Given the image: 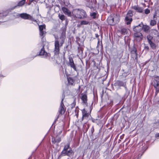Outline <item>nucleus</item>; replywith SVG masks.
<instances>
[{
  "mask_svg": "<svg viewBox=\"0 0 159 159\" xmlns=\"http://www.w3.org/2000/svg\"><path fill=\"white\" fill-rule=\"evenodd\" d=\"M54 52L55 55H58L60 53V48L62 47L66 39V32L63 31L59 36L54 35Z\"/></svg>",
  "mask_w": 159,
  "mask_h": 159,
  "instance_id": "obj_1",
  "label": "nucleus"
},
{
  "mask_svg": "<svg viewBox=\"0 0 159 159\" xmlns=\"http://www.w3.org/2000/svg\"><path fill=\"white\" fill-rule=\"evenodd\" d=\"M72 13L73 16L79 19H84L87 17L86 12L82 9H74L72 11Z\"/></svg>",
  "mask_w": 159,
  "mask_h": 159,
  "instance_id": "obj_2",
  "label": "nucleus"
},
{
  "mask_svg": "<svg viewBox=\"0 0 159 159\" xmlns=\"http://www.w3.org/2000/svg\"><path fill=\"white\" fill-rule=\"evenodd\" d=\"M154 80L153 81V85L156 89V95L159 92V76L155 75L153 76Z\"/></svg>",
  "mask_w": 159,
  "mask_h": 159,
  "instance_id": "obj_3",
  "label": "nucleus"
},
{
  "mask_svg": "<svg viewBox=\"0 0 159 159\" xmlns=\"http://www.w3.org/2000/svg\"><path fill=\"white\" fill-rule=\"evenodd\" d=\"M19 16L21 18L25 20H29L32 21L37 22V20H35L32 16L26 13H22L20 14L19 15Z\"/></svg>",
  "mask_w": 159,
  "mask_h": 159,
  "instance_id": "obj_4",
  "label": "nucleus"
},
{
  "mask_svg": "<svg viewBox=\"0 0 159 159\" xmlns=\"http://www.w3.org/2000/svg\"><path fill=\"white\" fill-rule=\"evenodd\" d=\"M133 15L132 11H128L125 18V21L127 25L130 24L132 22V19L131 17Z\"/></svg>",
  "mask_w": 159,
  "mask_h": 159,
  "instance_id": "obj_5",
  "label": "nucleus"
},
{
  "mask_svg": "<svg viewBox=\"0 0 159 159\" xmlns=\"http://www.w3.org/2000/svg\"><path fill=\"white\" fill-rule=\"evenodd\" d=\"M64 98H62L61 99V101L60 104V106L58 112L61 115L63 114L66 110V108L63 104L62 101L63 100Z\"/></svg>",
  "mask_w": 159,
  "mask_h": 159,
  "instance_id": "obj_6",
  "label": "nucleus"
},
{
  "mask_svg": "<svg viewBox=\"0 0 159 159\" xmlns=\"http://www.w3.org/2000/svg\"><path fill=\"white\" fill-rule=\"evenodd\" d=\"M82 120H84L85 119L87 120H88V118L89 116V114L87 113V111L85 110L84 109H83L82 110Z\"/></svg>",
  "mask_w": 159,
  "mask_h": 159,
  "instance_id": "obj_7",
  "label": "nucleus"
},
{
  "mask_svg": "<svg viewBox=\"0 0 159 159\" xmlns=\"http://www.w3.org/2000/svg\"><path fill=\"white\" fill-rule=\"evenodd\" d=\"M140 27H142V29L146 33L148 32L150 29V27L148 26L143 25V22L140 24Z\"/></svg>",
  "mask_w": 159,
  "mask_h": 159,
  "instance_id": "obj_8",
  "label": "nucleus"
},
{
  "mask_svg": "<svg viewBox=\"0 0 159 159\" xmlns=\"http://www.w3.org/2000/svg\"><path fill=\"white\" fill-rule=\"evenodd\" d=\"M73 152L71 148H70L69 150L66 151L64 153H62V152H61V155L62 156H67L70 157Z\"/></svg>",
  "mask_w": 159,
  "mask_h": 159,
  "instance_id": "obj_9",
  "label": "nucleus"
},
{
  "mask_svg": "<svg viewBox=\"0 0 159 159\" xmlns=\"http://www.w3.org/2000/svg\"><path fill=\"white\" fill-rule=\"evenodd\" d=\"M39 55L43 56L44 57H49V53H47L44 50V46H43V48H41L40 52Z\"/></svg>",
  "mask_w": 159,
  "mask_h": 159,
  "instance_id": "obj_10",
  "label": "nucleus"
},
{
  "mask_svg": "<svg viewBox=\"0 0 159 159\" xmlns=\"http://www.w3.org/2000/svg\"><path fill=\"white\" fill-rule=\"evenodd\" d=\"M69 65L71 67L73 68L75 70L77 71L76 68L74 64L73 59L71 58H69Z\"/></svg>",
  "mask_w": 159,
  "mask_h": 159,
  "instance_id": "obj_11",
  "label": "nucleus"
},
{
  "mask_svg": "<svg viewBox=\"0 0 159 159\" xmlns=\"http://www.w3.org/2000/svg\"><path fill=\"white\" fill-rule=\"evenodd\" d=\"M62 10L65 14L67 15L68 16H71V12L67 8L65 7H63L62 8Z\"/></svg>",
  "mask_w": 159,
  "mask_h": 159,
  "instance_id": "obj_12",
  "label": "nucleus"
},
{
  "mask_svg": "<svg viewBox=\"0 0 159 159\" xmlns=\"http://www.w3.org/2000/svg\"><path fill=\"white\" fill-rule=\"evenodd\" d=\"M114 18L111 16L108 17L107 19V22L110 25H113L114 24Z\"/></svg>",
  "mask_w": 159,
  "mask_h": 159,
  "instance_id": "obj_13",
  "label": "nucleus"
},
{
  "mask_svg": "<svg viewBox=\"0 0 159 159\" xmlns=\"http://www.w3.org/2000/svg\"><path fill=\"white\" fill-rule=\"evenodd\" d=\"M82 96L81 99L82 100L83 102L84 103L86 104L87 102V94H82Z\"/></svg>",
  "mask_w": 159,
  "mask_h": 159,
  "instance_id": "obj_14",
  "label": "nucleus"
},
{
  "mask_svg": "<svg viewBox=\"0 0 159 159\" xmlns=\"http://www.w3.org/2000/svg\"><path fill=\"white\" fill-rule=\"evenodd\" d=\"M26 2V0H22L18 2L17 5L15 6L13 8V9L17 7H22L25 4Z\"/></svg>",
  "mask_w": 159,
  "mask_h": 159,
  "instance_id": "obj_15",
  "label": "nucleus"
},
{
  "mask_svg": "<svg viewBox=\"0 0 159 159\" xmlns=\"http://www.w3.org/2000/svg\"><path fill=\"white\" fill-rule=\"evenodd\" d=\"M150 45L151 48L153 50L155 49L157 47V45L154 42V41L151 42L149 43H148Z\"/></svg>",
  "mask_w": 159,
  "mask_h": 159,
  "instance_id": "obj_16",
  "label": "nucleus"
},
{
  "mask_svg": "<svg viewBox=\"0 0 159 159\" xmlns=\"http://www.w3.org/2000/svg\"><path fill=\"white\" fill-rule=\"evenodd\" d=\"M67 80L69 85H73L74 82L73 79L70 77H67Z\"/></svg>",
  "mask_w": 159,
  "mask_h": 159,
  "instance_id": "obj_17",
  "label": "nucleus"
},
{
  "mask_svg": "<svg viewBox=\"0 0 159 159\" xmlns=\"http://www.w3.org/2000/svg\"><path fill=\"white\" fill-rule=\"evenodd\" d=\"M147 39L148 40V43H149L152 41H154L155 40L153 39V37L152 36H151L150 35H148L147 37Z\"/></svg>",
  "mask_w": 159,
  "mask_h": 159,
  "instance_id": "obj_18",
  "label": "nucleus"
},
{
  "mask_svg": "<svg viewBox=\"0 0 159 159\" xmlns=\"http://www.w3.org/2000/svg\"><path fill=\"white\" fill-rule=\"evenodd\" d=\"M45 31H40V35L41 38L42 39V40H43V41H44V40L43 39V38L44 37V36H45Z\"/></svg>",
  "mask_w": 159,
  "mask_h": 159,
  "instance_id": "obj_19",
  "label": "nucleus"
},
{
  "mask_svg": "<svg viewBox=\"0 0 159 159\" xmlns=\"http://www.w3.org/2000/svg\"><path fill=\"white\" fill-rule=\"evenodd\" d=\"M132 8L135 11L139 12V7L138 5L133 6Z\"/></svg>",
  "mask_w": 159,
  "mask_h": 159,
  "instance_id": "obj_20",
  "label": "nucleus"
},
{
  "mask_svg": "<svg viewBox=\"0 0 159 159\" xmlns=\"http://www.w3.org/2000/svg\"><path fill=\"white\" fill-rule=\"evenodd\" d=\"M70 147V144H67L65 145L64 146V149L61 152H62V153H64L65 152V151L68 150L69 148Z\"/></svg>",
  "mask_w": 159,
  "mask_h": 159,
  "instance_id": "obj_21",
  "label": "nucleus"
},
{
  "mask_svg": "<svg viewBox=\"0 0 159 159\" xmlns=\"http://www.w3.org/2000/svg\"><path fill=\"white\" fill-rule=\"evenodd\" d=\"M113 18H114V22L115 23H117L119 20V16H117V15H115L114 16V17Z\"/></svg>",
  "mask_w": 159,
  "mask_h": 159,
  "instance_id": "obj_22",
  "label": "nucleus"
},
{
  "mask_svg": "<svg viewBox=\"0 0 159 159\" xmlns=\"http://www.w3.org/2000/svg\"><path fill=\"white\" fill-rule=\"evenodd\" d=\"M152 34L155 35V36L159 37V34L158 31L156 30H153L152 31Z\"/></svg>",
  "mask_w": 159,
  "mask_h": 159,
  "instance_id": "obj_23",
  "label": "nucleus"
},
{
  "mask_svg": "<svg viewBox=\"0 0 159 159\" xmlns=\"http://www.w3.org/2000/svg\"><path fill=\"white\" fill-rule=\"evenodd\" d=\"M39 31H43L44 29H45V25H39Z\"/></svg>",
  "mask_w": 159,
  "mask_h": 159,
  "instance_id": "obj_24",
  "label": "nucleus"
},
{
  "mask_svg": "<svg viewBox=\"0 0 159 159\" xmlns=\"http://www.w3.org/2000/svg\"><path fill=\"white\" fill-rule=\"evenodd\" d=\"M89 23V22L86 20H82L80 22V25H87Z\"/></svg>",
  "mask_w": 159,
  "mask_h": 159,
  "instance_id": "obj_25",
  "label": "nucleus"
},
{
  "mask_svg": "<svg viewBox=\"0 0 159 159\" xmlns=\"http://www.w3.org/2000/svg\"><path fill=\"white\" fill-rule=\"evenodd\" d=\"M157 24V22L154 20H151L150 21V24L151 26H154Z\"/></svg>",
  "mask_w": 159,
  "mask_h": 159,
  "instance_id": "obj_26",
  "label": "nucleus"
},
{
  "mask_svg": "<svg viewBox=\"0 0 159 159\" xmlns=\"http://www.w3.org/2000/svg\"><path fill=\"white\" fill-rule=\"evenodd\" d=\"M59 18L62 20H63L65 19V16L64 15H60V14L58 15Z\"/></svg>",
  "mask_w": 159,
  "mask_h": 159,
  "instance_id": "obj_27",
  "label": "nucleus"
},
{
  "mask_svg": "<svg viewBox=\"0 0 159 159\" xmlns=\"http://www.w3.org/2000/svg\"><path fill=\"white\" fill-rule=\"evenodd\" d=\"M97 13L95 12H93L90 13V16H92L93 18H96Z\"/></svg>",
  "mask_w": 159,
  "mask_h": 159,
  "instance_id": "obj_28",
  "label": "nucleus"
},
{
  "mask_svg": "<svg viewBox=\"0 0 159 159\" xmlns=\"http://www.w3.org/2000/svg\"><path fill=\"white\" fill-rule=\"evenodd\" d=\"M139 26V25L135 26L133 29L134 31L136 32H138L139 31V29H138V26Z\"/></svg>",
  "mask_w": 159,
  "mask_h": 159,
  "instance_id": "obj_29",
  "label": "nucleus"
},
{
  "mask_svg": "<svg viewBox=\"0 0 159 159\" xmlns=\"http://www.w3.org/2000/svg\"><path fill=\"white\" fill-rule=\"evenodd\" d=\"M76 104V101L75 100H74L73 102L71 105V107L72 108L73 107H74L75 105Z\"/></svg>",
  "mask_w": 159,
  "mask_h": 159,
  "instance_id": "obj_30",
  "label": "nucleus"
},
{
  "mask_svg": "<svg viewBox=\"0 0 159 159\" xmlns=\"http://www.w3.org/2000/svg\"><path fill=\"white\" fill-rule=\"evenodd\" d=\"M134 36L135 37H136V38H138L139 37V32H136L134 34Z\"/></svg>",
  "mask_w": 159,
  "mask_h": 159,
  "instance_id": "obj_31",
  "label": "nucleus"
},
{
  "mask_svg": "<svg viewBox=\"0 0 159 159\" xmlns=\"http://www.w3.org/2000/svg\"><path fill=\"white\" fill-rule=\"evenodd\" d=\"M126 30L125 29L123 28L121 30L122 33L123 34H125L126 33Z\"/></svg>",
  "mask_w": 159,
  "mask_h": 159,
  "instance_id": "obj_32",
  "label": "nucleus"
},
{
  "mask_svg": "<svg viewBox=\"0 0 159 159\" xmlns=\"http://www.w3.org/2000/svg\"><path fill=\"white\" fill-rule=\"evenodd\" d=\"M150 13V11L149 9H147L145 10V13L146 14H148Z\"/></svg>",
  "mask_w": 159,
  "mask_h": 159,
  "instance_id": "obj_33",
  "label": "nucleus"
},
{
  "mask_svg": "<svg viewBox=\"0 0 159 159\" xmlns=\"http://www.w3.org/2000/svg\"><path fill=\"white\" fill-rule=\"evenodd\" d=\"M52 140L53 143H57L56 139H55L54 138H52Z\"/></svg>",
  "mask_w": 159,
  "mask_h": 159,
  "instance_id": "obj_34",
  "label": "nucleus"
},
{
  "mask_svg": "<svg viewBox=\"0 0 159 159\" xmlns=\"http://www.w3.org/2000/svg\"><path fill=\"white\" fill-rule=\"evenodd\" d=\"M57 140V143H58L61 141V139L60 137L57 138L56 139Z\"/></svg>",
  "mask_w": 159,
  "mask_h": 159,
  "instance_id": "obj_35",
  "label": "nucleus"
},
{
  "mask_svg": "<svg viewBox=\"0 0 159 159\" xmlns=\"http://www.w3.org/2000/svg\"><path fill=\"white\" fill-rule=\"evenodd\" d=\"M148 147H147V146L146 145L145 147H144L142 149L143 150V151H143V153L147 149Z\"/></svg>",
  "mask_w": 159,
  "mask_h": 159,
  "instance_id": "obj_36",
  "label": "nucleus"
},
{
  "mask_svg": "<svg viewBox=\"0 0 159 159\" xmlns=\"http://www.w3.org/2000/svg\"><path fill=\"white\" fill-rule=\"evenodd\" d=\"M37 55H35L34 56V57H32L31 58V60H32L35 57H36V56Z\"/></svg>",
  "mask_w": 159,
  "mask_h": 159,
  "instance_id": "obj_37",
  "label": "nucleus"
},
{
  "mask_svg": "<svg viewBox=\"0 0 159 159\" xmlns=\"http://www.w3.org/2000/svg\"><path fill=\"white\" fill-rule=\"evenodd\" d=\"M34 1H38V0H30V2H32Z\"/></svg>",
  "mask_w": 159,
  "mask_h": 159,
  "instance_id": "obj_38",
  "label": "nucleus"
},
{
  "mask_svg": "<svg viewBox=\"0 0 159 159\" xmlns=\"http://www.w3.org/2000/svg\"><path fill=\"white\" fill-rule=\"evenodd\" d=\"M156 135L157 137H159V133L157 134Z\"/></svg>",
  "mask_w": 159,
  "mask_h": 159,
  "instance_id": "obj_39",
  "label": "nucleus"
},
{
  "mask_svg": "<svg viewBox=\"0 0 159 159\" xmlns=\"http://www.w3.org/2000/svg\"><path fill=\"white\" fill-rule=\"evenodd\" d=\"M93 130H92V133H93L94 132V129L93 128Z\"/></svg>",
  "mask_w": 159,
  "mask_h": 159,
  "instance_id": "obj_40",
  "label": "nucleus"
},
{
  "mask_svg": "<svg viewBox=\"0 0 159 159\" xmlns=\"http://www.w3.org/2000/svg\"><path fill=\"white\" fill-rule=\"evenodd\" d=\"M139 12H142V10H141L140 8V11H139Z\"/></svg>",
  "mask_w": 159,
  "mask_h": 159,
  "instance_id": "obj_41",
  "label": "nucleus"
},
{
  "mask_svg": "<svg viewBox=\"0 0 159 159\" xmlns=\"http://www.w3.org/2000/svg\"><path fill=\"white\" fill-rule=\"evenodd\" d=\"M140 34H141V36H143V35H142V34H141V33H140Z\"/></svg>",
  "mask_w": 159,
  "mask_h": 159,
  "instance_id": "obj_42",
  "label": "nucleus"
}]
</instances>
